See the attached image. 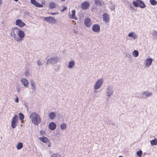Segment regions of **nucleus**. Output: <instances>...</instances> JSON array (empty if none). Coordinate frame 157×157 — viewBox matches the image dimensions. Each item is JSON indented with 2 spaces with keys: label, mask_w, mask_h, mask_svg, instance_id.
Returning <instances> with one entry per match:
<instances>
[{
  "label": "nucleus",
  "mask_w": 157,
  "mask_h": 157,
  "mask_svg": "<svg viewBox=\"0 0 157 157\" xmlns=\"http://www.w3.org/2000/svg\"><path fill=\"white\" fill-rule=\"evenodd\" d=\"M15 2H17L18 1V0H13Z\"/></svg>",
  "instance_id": "46"
},
{
  "label": "nucleus",
  "mask_w": 157,
  "mask_h": 157,
  "mask_svg": "<svg viewBox=\"0 0 157 157\" xmlns=\"http://www.w3.org/2000/svg\"><path fill=\"white\" fill-rule=\"evenodd\" d=\"M51 157H61V155L58 153H55L52 154Z\"/></svg>",
  "instance_id": "33"
},
{
  "label": "nucleus",
  "mask_w": 157,
  "mask_h": 157,
  "mask_svg": "<svg viewBox=\"0 0 157 157\" xmlns=\"http://www.w3.org/2000/svg\"><path fill=\"white\" fill-rule=\"evenodd\" d=\"M128 36L129 37H132L133 40L136 39L138 37L137 35L134 32H131L129 33L128 34Z\"/></svg>",
  "instance_id": "16"
},
{
  "label": "nucleus",
  "mask_w": 157,
  "mask_h": 157,
  "mask_svg": "<svg viewBox=\"0 0 157 157\" xmlns=\"http://www.w3.org/2000/svg\"><path fill=\"white\" fill-rule=\"evenodd\" d=\"M56 127V124L54 122H52L50 123L48 125L49 128L51 130H54Z\"/></svg>",
  "instance_id": "17"
},
{
  "label": "nucleus",
  "mask_w": 157,
  "mask_h": 157,
  "mask_svg": "<svg viewBox=\"0 0 157 157\" xmlns=\"http://www.w3.org/2000/svg\"><path fill=\"white\" fill-rule=\"evenodd\" d=\"M108 4L109 5V7L110 8V10L114 11L115 9V5L113 4L112 2H109Z\"/></svg>",
  "instance_id": "23"
},
{
  "label": "nucleus",
  "mask_w": 157,
  "mask_h": 157,
  "mask_svg": "<svg viewBox=\"0 0 157 157\" xmlns=\"http://www.w3.org/2000/svg\"><path fill=\"white\" fill-rule=\"evenodd\" d=\"M84 23L85 26L88 28L90 27L92 24L91 20L89 18H86L85 19Z\"/></svg>",
  "instance_id": "11"
},
{
  "label": "nucleus",
  "mask_w": 157,
  "mask_h": 157,
  "mask_svg": "<svg viewBox=\"0 0 157 157\" xmlns=\"http://www.w3.org/2000/svg\"><path fill=\"white\" fill-rule=\"evenodd\" d=\"M74 31V32L75 33H77V32H76V31L75 30V29H74V31Z\"/></svg>",
  "instance_id": "44"
},
{
  "label": "nucleus",
  "mask_w": 157,
  "mask_h": 157,
  "mask_svg": "<svg viewBox=\"0 0 157 157\" xmlns=\"http://www.w3.org/2000/svg\"><path fill=\"white\" fill-rule=\"evenodd\" d=\"M30 84L31 85V89L35 91L36 89V87L35 86V83L32 79L30 81Z\"/></svg>",
  "instance_id": "21"
},
{
  "label": "nucleus",
  "mask_w": 157,
  "mask_h": 157,
  "mask_svg": "<svg viewBox=\"0 0 157 157\" xmlns=\"http://www.w3.org/2000/svg\"><path fill=\"white\" fill-rule=\"evenodd\" d=\"M29 118L34 125H37L41 122V118L36 113H31L29 115Z\"/></svg>",
  "instance_id": "2"
},
{
  "label": "nucleus",
  "mask_w": 157,
  "mask_h": 157,
  "mask_svg": "<svg viewBox=\"0 0 157 157\" xmlns=\"http://www.w3.org/2000/svg\"><path fill=\"white\" fill-rule=\"evenodd\" d=\"M25 75L26 77H27L29 76L30 74L29 73L28 71H26L25 73Z\"/></svg>",
  "instance_id": "38"
},
{
  "label": "nucleus",
  "mask_w": 157,
  "mask_h": 157,
  "mask_svg": "<svg viewBox=\"0 0 157 157\" xmlns=\"http://www.w3.org/2000/svg\"><path fill=\"white\" fill-rule=\"evenodd\" d=\"M23 147V144L21 142H19L17 143V146L16 148L17 150H20Z\"/></svg>",
  "instance_id": "29"
},
{
  "label": "nucleus",
  "mask_w": 157,
  "mask_h": 157,
  "mask_svg": "<svg viewBox=\"0 0 157 157\" xmlns=\"http://www.w3.org/2000/svg\"><path fill=\"white\" fill-rule=\"evenodd\" d=\"M62 1H65L66 0H61Z\"/></svg>",
  "instance_id": "47"
},
{
  "label": "nucleus",
  "mask_w": 157,
  "mask_h": 157,
  "mask_svg": "<svg viewBox=\"0 0 157 157\" xmlns=\"http://www.w3.org/2000/svg\"><path fill=\"white\" fill-rule=\"evenodd\" d=\"M47 143L48 146V147H51V143L49 142V141L48 142H47Z\"/></svg>",
  "instance_id": "42"
},
{
  "label": "nucleus",
  "mask_w": 157,
  "mask_h": 157,
  "mask_svg": "<svg viewBox=\"0 0 157 157\" xmlns=\"http://www.w3.org/2000/svg\"><path fill=\"white\" fill-rule=\"evenodd\" d=\"M21 81L24 86L26 87L28 86L29 84L28 81L25 78H22Z\"/></svg>",
  "instance_id": "20"
},
{
  "label": "nucleus",
  "mask_w": 157,
  "mask_h": 157,
  "mask_svg": "<svg viewBox=\"0 0 157 157\" xmlns=\"http://www.w3.org/2000/svg\"><path fill=\"white\" fill-rule=\"evenodd\" d=\"M10 35L15 40L20 42L24 40L25 35L24 31L17 27L12 28Z\"/></svg>",
  "instance_id": "1"
},
{
  "label": "nucleus",
  "mask_w": 157,
  "mask_h": 157,
  "mask_svg": "<svg viewBox=\"0 0 157 157\" xmlns=\"http://www.w3.org/2000/svg\"><path fill=\"white\" fill-rule=\"evenodd\" d=\"M75 65V62L74 60L70 61L69 63V65L67 67L69 69L73 68Z\"/></svg>",
  "instance_id": "22"
},
{
  "label": "nucleus",
  "mask_w": 157,
  "mask_h": 157,
  "mask_svg": "<svg viewBox=\"0 0 157 157\" xmlns=\"http://www.w3.org/2000/svg\"><path fill=\"white\" fill-rule=\"evenodd\" d=\"M39 139L43 143H47L49 141V140L47 138L43 136L42 137L39 138Z\"/></svg>",
  "instance_id": "26"
},
{
  "label": "nucleus",
  "mask_w": 157,
  "mask_h": 157,
  "mask_svg": "<svg viewBox=\"0 0 157 157\" xmlns=\"http://www.w3.org/2000/svg\"><path fill=\"white\" fill-rule=\"evenodd\" d=\"M44 18L45 21L50 24H55L56 22V20L55 18L52 17H44Z\"/></svg>",
  "instance_id": "8"
},
{
  "label": "nucleus",
  "mask_w": 157,
  "mask_h": 157,
  "mask_svg": "<svg viewBox=\"0 0 157 157\" xmlns=\"http://www.w3.org/2000/svg\"><path fill=\"white\" fill-rule=\"evenodd\" d=\"M67 126L65 123H63L61 124L60 127L61 130H64L67 128Z\"/></svg>",
  "instance_id": "32"
},
{
  "label": "nucleus",
  "mask_w": 157,
  "mask_h": 157,
  "mask_svg": "<svg viewBox=\"0 0 157 157\" xmlns=\"http://www.w3.org/2000/svg\"><path fill=\"white\" fill-rule=\"evenodd\" d=\"M142 152L141 150L138 151L137 152V155L140 157L142 155Z\"/></svg>",
  "instance_id": "37"
},
{
  "label": "nucleus",
  "mask_w": 157,
  "mask_h": 157,
  "mask_svg": "<svg viewBox=\"0 0 157 157\" xmlns=\"http://www.w3.org/2000/svg\"><path fill=\"white\" fill-rule=\"evenodd\" d=\"M37 65L40 67V66L42 65L43 64V63H42L40 59L38 60L37 61Z\"/></svg>",
  "instance_id": "36"
},
{
  "label": "nucleus",
  "mask_w": 157,
  "mask_h": 157,
  "mask_svg": "<svg viewBox=\"0 0 157 157\" xmlns=\"http://www.w3.org/2000/svg\"><path fill=\"white\" fill-rule=\"evenodd\" d=\"M132 54L135 57H136L138 56L139 53L138 51L135 50L133 51Z\"/></svg>",
  "instance_id": "30"
},
{
  "label": "nucleus",
  "mask_w": 157,
  "mask_h": 157,
  "mask_svg": "<svg viewBox=\"0 0 157 157\" xmlns=\"http://www.w3.org/2000/svg\"><path fill=\"white\" fill-rule=\"evenodd\" d=\"M114 93L113 87L111 85H108L106 89V94L107 97H110Z\"/></svg>",
  "instance_id": "4"
},
{
  "label": "nucleus",
  "mask_w": 157,
  "mask_h": 157,
  "mask_svg": "<svg viewBox=\"0 0 157 157\" xmlns=\"http://www.w3.org/2000/svg\"><path fill=\"white\" fill-rule=\"evenodd\" d=\"M15 24L17 26H18L21 28L24 27L25 25V23L21 20L19 19H18L16 21Z\"/></svg>",
  "instance_id": "12"
},
{
  "label": "nucleus",
  "mask_w": 157,
  "mask_h": 157,
  "mask_svg": "<svg viewBox=\"0 0 157 157\" xmlns=\"http://www.w3.org/2000/svg\"><path fill=\"white\" fill-rule=\"evenodd\" d=\"M133 6L136 7L139 6L141 8H144L145 6L144 3L140 0H136V1H134L132 2Z\"/></svg>",
  "instance_id": "3"
},
{
  "label": "nucleus",
  "mask_w": 157,
  "mask_h": 157,
  "mask_svg": "<svg viewBox=\"0 0 157 157\" xmlns=\"http://www.w3.org/2000/svg\"><path fill=\"white\" fill-rule=\"evenodd\" d=\"M56 117V114L54 112H51L48 115V117L50 119L53 120Z\"/></svg>",
  "instance_id": "24"
},
{
  "label": "nucleus",
  "mask_w": 157,
  "mask_h": 157,
  "mask_svg": "<svg viewBox=\"0 0 157 157\" xmlns=\"http://www.w3.org/2000/svg\"><path fill=\"white\" fill-rule=\"evenodd\" d=\"M59 60V57H53L48 59L47 61L48 64H51L54 65Z\"/></svg>",
  "instance_id": "5"
},
{
  "label": "nucleus",
  "mask_w": 157,
  "mask_h": 157,
  "mask_svg": "<svg viewBox=\"0 0 157 157\" xmlns=\"http://www.w3.org/2000/svg\"><path fill=\"white\" fill-rule=\"evenodd\" d=\"M89 3L85 1L82 2L81 5V7L83 10H86L88 9L89 6Z\"/></svg>",
  "instance_id": "14"
},
{
  "label": "nucleus",
  "mask_w": 157,
  "mask_h": 157,
  "mask_svg": "<svg viewBox=\"0 0 157 157\" xmlns=\"http://www.w3.org/2000/svg\"><path fill=\"white\" fill-rule=\"evenodd\" d=\"M154 38L157 39V32L156 31H154L152 33Z\"/></svg>",
  "instance_id": "34"
},
{
  "label": "nucleus",
  "mask_w": 157,
  "mask_h": 157,
  "mask_svg": "<svg viewBox=\"0 0 157 157\" xmlns=\"http://www.w3.org/2000/svg\"><path fill=\"white\" fill-rule=\"evenodd\" d=\"M57 13H51V14L52 15H54L57 14Z\"/></svg>",
  "instance_id": "43"
},
{
  "label": "nucleus",
  "mask_w": 157,
  "mask_h": 157,
  "mask_svg": "<svg viewBox=\"0 0 157 157\" xmlns=\"http://www.w3.org/2000/svg\"><path fill=\"white\" fill-rule=\"evenodd\" d=\"M24 118V116L23 114L20 113L19 114V119L20 120H22Z\"/></svg>",
  "instance_id": "35"
},
{
  "label": "nucleus",
  "mask_w": 157,
  "mask_h": 157,
  "mask_svg": "<svg viewBox=\"0 0 157 157\" xmlns=\"http://www.w3.org/2000/svg\"><path fill=\"white\" fill-rule=\"evenodd\" d=\"M16 90L17 92H20L21 91L20 87L19 86H17L16 87Z\"/></svg>",
  "instance_id": "39"
},
{
  "label": "nucleus",
  "mask_w": 157,
  "mask_h": 157,
  "mask_svg": "<svg viewBox=\"0 0 157 157\" xmlns=\"http://www.w3.org/2000/svg\"><path fill=\"white\" fill-rule=\"evenodd\" d=\"M67 9V7H64L63 9L60 10V11L61 12H63L66 10Z\"/></svg>",
  "instance_id": "40"
},
{
  "label": "nucleus",
  "mask_w": 157,
  "mask_h": 157,
  "mask_svg": "<svg viewBox=\"0 0 157 157\" xmlns=\"http://www.w3.org/2000/svg\"><path fill=\"white\" fill-rule=\"evenodd\" d=\"M18 98L17 97H16L15 101L16 103H18Z\"/></svg>",
  "instance_id": "41"
},
{
  "label": "nucleus",
  "mask_w": 157,
  "mask_h": 157,
  "mask_svg": "<svg viewBox=\"0 0 157 157\" xmlns=\"http://www.w3.org/2000/svg\"><path fill=\"white\" fill-rule=\"evenodd\" d=\"M100 27L97 24L93 25L92 27V30L96 33H99L100 31Z\"/></svg>",
  "instance_id": "13"
},
{
  "label": "nucleus",
  "mask_w": 157,
  "mask_h": 157,
  "mask_svg": "<svg viewBox=\"0 0 157 157\" xmlns=\"http://www.w3.org/2000/svg\"><path fill=\"white\" fill-rule=\"evenodd\" d=\"M118 157H123L122 156H119Z\"/></svg>",
  "instance_id": "49"
},
{
  "label": "nucleus",
  "mask_w": 157,
  "mask_h": 157,
  "mask_svg": "<svg viewBox=\"0 0 157 157\" xmlns=\"http://www.w3.org/2000/svg\"><path fill=\"white\" fill-rule=\"evenodd\" d=\"M153 61V59L151 58H148L146 59L144 61V65L145 67H149Z\"/></svg>",
  "instance_id": "7"
},
{
  "label": "nucleus",
  "mask_w": 157,
  "mask_h": 157,
  "mask_svg": "<svg viewBox=\"0 0 157 157\" xmlns=\"http://www.w3.org/2000/svg\"><path fill=\"white\" fill-rule=\"evenodd\" d=\"M151 144V146L157 145V139L155 138L150 141Z\"/></svg>",
  "instance_id": "28"
},
{
  "label": "nucleus",
  "mask_w": 157,
  "mask_h": 157,
  "mask_svg": "<svg viewBox=\"0 0 157 157\" xmlns=\"http://www.w3.org/2000/svg\"><path fill=\"white\" fill-rule=\"evenodd\" d=\"M18 120V116L15 115L11 121V126L13 128H15L17 126V123Z\"/></svg>",
  "instance_id": "9"
},
{
  "label": "nucleus",
  "mask_w": 157,
  "mask_h": 157,
  "mask_svg": "<svg viewBox=\"0 0 157 157\" xmlns=\"http://www.w3.org/2000/svg\"><path fill=\"white\" fill-rule=\"evenodd\" d=\"M71 14H69V16L70 18L74 19L75 20H77V18L75 16V11L73 10L71 11Z\"/></svg>",
  "instance_id": "19"
},
{
  "label": "nucleus",
  "mask_w": 157,
  "mask_h": 157,
  "mask_svg": "<svg viewBox=\"0 0 157 157\" xmlns=\"http://www.w3.org/2000/svg\"><path fill=\"white\" fill-rule=\"evenodd\" d=\"M49 7L51 9H53L56 8V3L54 2H51L49 5Z\"/></svg>",
  "instance_id": "27"
},
{
  "label": "nucleus",
  "mask_w": 157,
  "mask_h": 157,
  "mask_svg": "<svg viewBox=\"0 0 157 157\" xmlns=\"http://www.w3.org/2000/svg\"><path fill=\"white\" fill-rule=\"evenodd\" d=\"M102 19L105 23L109 22L110 20L109 15L107 13H105L102 15Z\"/></svg>",
  "instance_id": "10"
},
{
  "label": "nucleus",
  "mask_w": 157,
  "mask_h": 157,
  "mask_svg": "<svg viewBox=\"0 0 157 157\" xmlns=\"http://www.w3.org/2000/svg\"><path fill=\"white\" fill-rule=\"evenodd\" d=\"M149 2L152 5L155 6L157 4V2L155 0H150Z\"/></svg>",
  "instance_id": "31"
},
{
  "label": "nucleus",
  "mask_w": 157,
  "mask_h": 157,
  "mask_svg": "<svg viewBox=\"0 0 157 157\" xmlns=\"http://www.w3.org/2000/svg\"><path fill=\"white\" fill-rule=\"evenodd\" d=\"M31 2L36 7L40 8L43 7V6L42 5L38 3L36 0H31Z\"/></svg>",
  "instance_id": "18"
},
{
  "label": "nucleus",
  "mask_w": 157,
  "mask_h": 157,
  "mask_svg": "<svg viewBox=\"0 0 157 157\" xmlns=\"http://www.w3.org/2000/svg\"><path fill=\"white\" fill-rule=\"evenodd\" d=\"M142 95H145L146 97H151L153 95V93L151 92L148 91H144L142 93Z\"/></svg>",
  "instance_id": "15"
},
{
  "label": "nucleus",
  "mask_w": 157,
  "mask_h": 157,
  "mask_svg": "<svg viewBox=\"0 0 157 157\" xmlns=\"http://www.w3.org/2000/svg\"><path fill=\"white\" fill-rule=\"evenodd\" d=\"M156 90H157V86H156Z\"/></svg>",
  "instance_id": "48"
},
{
  "label": "nucleus",
  "mask_w": 157,
  "mask_h": 157,
  "mask_svg": "<svg viewBox=\"0 0 157 157\" xmlns=\"http://www.w3.org/2000/svg\"><path fill=\"white\" fill-rule=\"evenodd\" d=\"M94 2L95 4L97 6H101L104 4V3L101 0H95Z\"/></svg>",
  "instance_id": "25"
},
{
  "label": "nucleus",
  "mask_w": 157,
  "mask_h": 157,
  "mask_svg": "<svg viewBox=\"0 0 157 157\" xmlns=\"http://www.w3.org/2000/svg\"><path fill=\"white\" fill-rule=\"evenodd\" d=\"M96 90H95L94 89V92H97V91H95Z\"/></svg>",
  "instance_id": "45"
},
{
  "label": "nucleus",
  "mask_w": 157,
  "mask_h": 157,
  "mask_svg": "<svg viewBox=\"0 0 157 157\" xmlns=\"http://www.w3.org/2000/svg\"><path fill=\"white\" fill-rule=\"evenodd\" d=\"M103 82V78L98 79L96 82L94 86V88L95 90H97L101 87Z\"/></svg>",
  "instance_id": "6"
}]
</instances>
